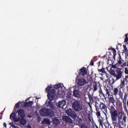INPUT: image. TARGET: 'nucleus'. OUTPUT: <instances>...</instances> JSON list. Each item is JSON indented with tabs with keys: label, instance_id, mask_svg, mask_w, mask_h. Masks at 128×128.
I'll return each instance as SVG.
<instances>
[{
	"label": "nucleus",
	"instance_id": "nucleus-24",
	"mask_svg": "<svg viewBox=\"0 0 128 128\" xmlns=\"http://www.w3.org/2000/svg\"><path fill=\"white\" fill-rule=\"evenodd\" d=\"M42 124H50V119L44 118V120L42 121Z\"/></svg>",
	"mask_w": 128,
	"mask_h": 128
},
{
	"label": "nucleus",
	"instance_id": "nucleus-37",
	"mask_svg": "<svg viewBox=\"0 0 128 128\" xmlns=\"http://www.w3.org/2000/svg\"><path fill=\"white\" fill-rule=\"evenodd\" d=\"M88 118L89 120V121L92 122V118L90 116V114H88Z\"/></svg>",
	"mask_w": 128,
	"mask_h": 128
},
{
	"label": "nucleus",
	"instance_id": "nucleus-27",
	"mask_svg": "<svg viewBox=\"0 0 128 128\" xmlns=\"http://www.w3.org/2000/svg\"><path fill=\"white\" fill-rule=\"evenodd\" d=\"M122 103L120 100L116 102V108H122Z\"/></svg>",
	"mask_w": 128,
	"mask_h": 128
},
{
	"label": "nucleus",
	"instance_id": "nucleus-28",
	"mask_svg": "<svg viewBox=\"0 0 128 128\" xmlns=\"http://www.w3.org/2000/svg\"><path fill=\"white\" fill-rule=\"evenodd\" d=\"M112 50L114 52H113V58L114 60H116V50L114 48H112Z\"/></svg>",
	"mask_w": 128,
	"mask_h": 128
},
{
	"label": "nucleus",
	"instance_id": "nucleus-40",
	"mask_svg": "<svg viewBox=\"0 0 128 128\" xmlns=\"http://www.w3.org/2000/svg\"><path fill=\"white\" fill-rule=\"evenodd\" d=\"M94 59H92V60H91L90 62V66H94Z\"/></svg>",
	"mask_w": 128,
	"mask_h": 128
},
{
	"label": "nucleus",
	"instance_id": "nucleus-51",
	"mask_svg": "<svg viewBox=\"0 0 128 128\" xmlns=\"http://www.w3.org/2000/svg\"><path fill=\"white\" fill-rule=\"evenodd\" d=\"M13 128H16V126H15V127H12Z\"/></svg>",
	"mask_w": 128,
	"mask_h": 128
},
{
	"label": "nucleus",
	"instance_id": "nucleus-34",
	"mask_svg": "<svg viewBox=\"0 0 128 128\" xmlns=\"http://www.w3.org/2000/svg\"><path fill=\"white\" fill-rule=\"evenodd\" d=\"M99 89H100V90H99V94H102V96H103L104 98H106V97L104 96V92H102V87H100V88H99Z\"/></svg>",
	"mask_w": 128,
	"mask_h": 128
},
{
	"label": "nucleus",
	"instance_id": "nucleus-22",
	"mask_svg": "<svg viewBox=\"0 0 128 128\" xmlns=\"http://www.w3.org/2000/svg\"><path fill=\"white\" fill-rule=\"evenodd\" d=\"M120 89L124 88V86H126V81H124V80H120Z\"/></svg>",
	"mask_w": 128,
	"mask_h": 128
},
{
	"label": "nucleus",
	"instance_id": "nucleus-12",
	"mask_svg": "<svg viewBox=\"0 0 128 128\" xmlns=\"http://www.w3.org/2000/svg\"><path fill=\"white\" fill-rule=\"evenodd\" d=\"M88 74V70H86V68L83 67L79 70L78 74L80 76H84Z\"/></svg>",
	"mask_w": 128,
	"mask_h": 128
},
{
	"label": "nucleus",
	"instance_id": "nucleus-26",
	"mask_svg": "<svg viewBox=\"0 0 128 128\" xmlns=\"http://www.w3.org/2000/svg\"><path fill=\"white\" fill-rule=\"evenodd\" d=\"M120 92V89L118 88H114L113 91V94L114 96H116Z\"/></svg>",
	"mask_w": 128,
	"mask_h": 128
},
{
	"label": "nucleus",
	"instance_id": "nucleus-38",
	"mask_svg": "<svg viewBox=\"0 0 128 128\" xmlns=\"http://www.w3.org/2000/svg\"><path fill=\"white\" fill-rule=\"evenodd\" d=\"M124 74H128V68H124Z\"/></svg>",
	"mask_w": 128,
	"mask_h": 128
},
{
	"label": "nucleus",
	"instance_id": "nucleus-6",
	"mask_svg": "<svg viewBox=\"0 0 128 128\" xmlns=\"http://www.w3.org/2000/svg\"><path fill=\"white\" fill-rule=\"evenodd\" d=\"M72 108L75 112H80L84 110L82 104L78 100H76L72 104Z\"/></svg>",
	"mask_w": 128,
	"mask_h": 128
},
{
	"label": "nucleus",
	"instance_id": "nucleus-31",
	"mask_svg": "<svg viewBox=\"0 0 128 128\" xmlns=\"http://www.w3.org/2000/svg\"><path fill=\"white\" fill-rule=\"evenodd\" d=\"M20 108V102H18L14 106V110H16V108Z\"/></svg>",
	"mask_w": 128,
	"mask_h": 128
},
{
	"label": "nucleus",
	"instance_id": "nucleus-3",
	"mask_svg": "<svg viewBox=\"0 0 128 128\" xmlns=\"http://www.w3.org/2000/svg\"><path fill=\"white\" fill-rule=\"evenodd\" d=\"M123 72L122 71V69L118 68L114 70H111L110 71V74L112 78V84H114V82L120 80L122 78Z\"/></svg>",
	"mask_w": 128,
	"mask_h": 128
},
{
	"label": "nucleus",
	"instance_id": "nucleus-50",
	"mask_svg": "<svg viewBox=\"0 0 128 128\" xmlns=\"http://www.w3.org/2000/svg\"><path fill=\"white\" fill-rule=\"evenodd\" d=\"M127 66H128V60L127 62Z\"/></svg>",
	"mask_w": 128,
	"mask_h": 128
},
{
	"label": "nucleus",
	"instance_id": "nucleus-36",
	"mask_svg": "<svg viewBox=\"0 0 128 128\" xmlns=\"http://www.w3.org/2000/svg\"><path fill=\"white\" fill-rule=\"evenodd\" d=\"M123 48H124V52H126L128 51V48H126V46L123 45Z\"/></svg>",
	"mask_w": 128,
	"mask_h": 128
},
{
	"label": "nucleus",
	"instance_id": "nucleus-16",
	"mask_svg": "<svg viewBox=\"0 0 128 128\" xmlns=\"http://www.w3.org/2000/svg\"><path fill=\"white\" fill-rule=\"evenodd\" d=\"M108 98L109 104H112L114 105V104H116V100H114V96H112L110 97L109 96Z\"/></svg>",
	"mask_w": 128,
	"mask_h": 128
},
{
	"label": "nucleus",
	"instance_id": "nucleus-44",
	"mask_svg": "<svg viewBox=\"0 0 128 128\" xmlns=\"http://www.w3.org/2000/svg\"><path fill=\"white\" fill-rule=\"evenodd\" d=\"M4 128H6V122L4 123Z\"/></svg>",
	"mask_w": 128,
	"mask_h": 128
},
{
	"label": "nucleus",
	"instance_id": "nucleus-23",
	"mask_svg": "<svg viewBox=\"0 0 128 128\" xmlns=\"http://www.w3.org/2000/svg\"><path fill=\"white\" fill-rule=\"evenodd\" d=\"M118 94L120 98L124 100V92H122V89L120 88H119V92Z\"/></svg>",
	"mask_w": 128,
	"mask_h": 128
},
{
	"label": "nucleus",
	"instance_id": "nucleus-9",
	"mask_svg": "<svg viewBox=\"0 0 128 128\" xmlns=\"http://www.w3.org/2000/svg\"><path fill=\"white\" fill-rule=\"evenodd\" d=\"M78 126L80 128H88V124L84 122H83L82 119L78 118Z\"/></svg>",
	"mask_w": 128,
	"mask_h": 128
},
{
	"label": "nucleus",
	"instance_id": "nucleus-49",
	"mask_svg": "<svg viewBox=\"0 0 128 128\" xmlns=\"http://www.w3.org/2000/svg\"><path fill=\"white\" fill-rule=\"evenodd\" d=\"M127 106H128V101H127Z\"/></svg>",
	"mask_w": 128,
	"mask_h": 128
},
{
	"label": "nucleus",
	"instance_id": "nucleus-32",
	"mask_svg": "<svg viewBox=\"0 0 128 128\" xmlns=\"http://www.w3.org/2000/svg\"><path fill=\"white\" fill-rule=\"evenodd\" d=\"M128 98V94H126V92L124 93V100H123V102L124 104H126V102H124V100H126V98Z\"/></svg>",
	"mask_w": 128,
	"mask_h": 128
},
{
	"label": "nucleus",
	"instance_id": "nucleus-1",
	"mask_svg": "<svg viewBox=\"0 0 128 128\" xmlns=\"http://www.w3.org/2000/svg\"><path fill=\"white\" fill-rule=\"evenodd\" d=\"M109 112L110 114L111 120H112V124L116 126L118 124V120L119 124H123L126 122V116H124L122 119V112H118V110L116 109L114 106L108 104V107Z\"/></svg>",
	"mask_w": 128,
	"mask_h": 128
},
{
	"label": "nucleus",
	"instance_id": "nucleus-52",
	"mask_svg": "<svg viewBox=\"0 0 128 128\" xmlns=\"http://www.w3.org/2000/svg\"><path fill=\"white\" fill-rule=\"evenodd\" d=\"M97 128H98V127H97Z\"/></svg>",
	"mask_w": 128,
	"mask_h": 128
},
{
	"label": "nucleus",
	"instance_id": "nucleus-10",
	"mask_svg": "<svg viewBox=\"0 0 128 128\" xmlns=\"http://www.w3.org/2000/svg\"><path fill=\"white\" fill-rule=\"evenodd\" d=\"M77 84L78 86H82L86 84V80L84 78H80L76 80Z\"/></svg>",
	"mask_w": 128,
	"mask_h": 128
},
{
	"label": "nucleus",
	"instance_id": "nucleus-11",
	"mask_svg": "<svg viewBox=\"0 0 128 128\" xmlns=\"http://www.w3.org/2000/svg\"><path fill=\"white\" fill-rule=\"evenodd\" d=\"M66 113L67 114L68 116L72 118H76V114L74 112L72 111V109H68L66 111Z\"/></svg>",
	"mask_w": 128,
	"mask_h": 128
},
{
	"label": "nucleus",
	"instance_id": "nucleus-18",
	"mask_svg": "<svg viewBox=\"0 0 128 128\" xmlns=\"http://www.w3.org/2000/svg\"><path fill=\"white\" fill-rule=\"evenodd\" d=\"M66 104V102L64 100H62L58 102L59 108H64Z\"/></svg>",
	"mask_w": 128,
	"mask_h": 128
},
{
	"label": "nucleus",
	"instance_id": "nucleus-5",
	"mask_svg": "<svg viewBox=\"0 0 128 128\" xmlns=\"http://www.w3.org/2000/svg\"><path fill=\"white\" fill-rule=\"evenodd\" d=\"M40 115L42 116H54V112L53 110L48 108H42L40 110Z\"/></svg>",
	"mask_w": 128,
	"mask_h": 128
},
{
	"label": "nucleus",
	"instance_id": "nucleus-29",
	"mask_svg": "<svg viewBox=\"0 0 128 128\" xmlns=\"http://www.w3.org/2000/svg\"><path fill=\"white\" fill-rule=\"evenodd\" d=\"M60 122V120L57 119V118H54L53 120V123L54 124H59Z\"/></svg>",
	"mask_w": 128,
	"mask_h": 128
},
{
	"label": "nucleus",
	"instance_id": "nucleus-17",
	"mask_svg": "<svg viewBox=\"0 0 128 128\" xmlns=\"http://www.w3.org/2000/svg\"><path fill=\"white\" fill-rule=\"evenodd\" d=\"M98 88H100V84L94 83L93 84V90L94 92H96V90H98Z\"/></svg>",
	"mask_w": 128,
	"mask_h": 128
},
{
	"label": "nucleus",
	"instance_id": "nucleus-25",
	"mask_svg": "<svg viewBox=\"0 0 128 128\" xmlns=\"http://www.w3.org/2000/svg\"><path fill=\"white\" fill-rule=\"evenodd\" d=\"M34 104V102L32 101H29L28 102H26L24 106L25 108L26 106H32V105Z\"/></svg>",
	"mask_w": 128,
	"mask_h": 128
},
{
	"label": "nucleus",
	"instance_id": "nucleus-33",
	"mask_svg": "<svg viewBox=\"0 0 128 128\" xmlns=\"http://www.w3.org/2000/svg\"><path fill=\"white\" fill-rule=\"evenodd\" d=\"M98 70L99 72H102L103 74H104L106 72V69L104 68H102V69H98Z\"/></svg>",
	"mask_w": 128,
	"mask_h": 128
},
{
	"label": "nucleus",
	"instance_id": "nucleus-21",
	"mask_svg": "<svg viewBox=\"0 0 128 128\" xmlns=\"http://www.w3.org/2000/svg\"><path fill=\"white\" fill-rule=\"evenodd\" d=\"M49 86H51L52 88L50 90H58V88H62V86H60V84H57L56 85L54 86V88H52V85H50Z\"/></svg>",
	"mask_w": 128,
	"mask_h": 128
},
{
	"label": "nucleus",
	"instance_id": "nucleus-13",
	"mask_svg": "<svg viewBox=\"0 0 128 128\" xmlns=\"http://www.w3.org/2000/svg\"><path fill=\"white\" fill-rule=\"evenodd\" d=\"M88 96L90 100V102H92V103L94 102L95 104H97V106H98V98L92 97L90 94H88Z\"/></svg>",
	"mask_w": 128,
	"mask_h": 128
},
{
	"label": "nucleus",
	"instance_id": "nucleus-14",
	"mask_svg": "<svg viewBox=\"0 0 128 128\" xmlns=\"http://www.w3.org/2000/svg\"><path fill=\"white\" fill-rule=\"evenodd\" d=\"M64 122H66L67 124H72V120L68 116H64L62 117Z\"/></svg>",
	"mask_w": 128,
	"mask_h": 128
},
{
	"label": "nucleus",
	"instance_id": "nucleus-30",
	"mask_svg": "<svg viewBox=\"0 0 128 128\" xmlns=\"http://www.w3.org/2000/svg\"><path fill=\"white\" fill-rule=\"evenodd\" d=\"M124 42L126 44H128V34H125Z\"/></svg>",
	"mask_w": 128,
	"mask_h": 128
},
{
	"label": "nucleus",
	"instance_id": "nucleus-42",
	"mask_svg": "<svg viewBox=\"0 0 128 128\" xmlns=\"http://www.w3.org/2000/svg\"><path fill=\"white\" fill-rule=\"evenodd\" d=\"M112 68H116V65H112Z\"/></svg>",
	"mask_w": 128,
	"mask_h": 128
},
{
	"label": "nucleus",
	"instance_id": "nucleus-48",
	"mask_svg": "<svg viewBox=\"0 0 128 128\" xmlns=\"http://www.w3.org/2000/svg\"><path fill=\"white\" fill-rule=\"evenodd\" d=\"M126 90H127L128 92V86H126Z\"/></svg>",
	"mask_w": 128,
	"mask_h": 128
},
{
	"label": "nucleus",
	"instance_id": "nucleus-47",
	"mask_svg": "<svg viewBox=\"0 0 128 128\" xmlns=\"http://www.w3.org/2000/svg\"><path fill=\"white\" fill-rule=\"evenodd\" d=\"M126 54H127V56H128V51L126 52Z\"/></svg>",
	"mask_w": 128,
	"mask_h": 128
},
{
	"label": "nucleus",
	"instance_id": "nucleus-20",
	"mask_svg": "<svg viewBox=\"0 0 128 128\" xmlns=\"http://www.w3.org/2000/svg\"><path fill=\"white\" fill-rule=\"evenodd\" d=\"M73 95H74V98H80V93H78V90H74Z\"/></svg>",
	"mask_w": 128,
	"mask_h": 128
},
{
	"label": "nucleus",
	"instance_id": "nucleus-15",
	"mask_svg": "<svg viewBox=\"0 0 128 128\" xmlns=\"http://www.w3.org/2000/svg\"><path fill=\"white\" fill-rule=\"evenodd\" d=\"M104 90L106 92V96H108V98H110V88L108 87L104 86Z\"/></svg>",
	"mask_w": 128,
	"mask_h": 128
},
{
	"label": "nucleus",
	"instance_id": "nucleus-39",
	"mask_svg": "<svg viewBox=\"0 0 128 128\" xmlns=\"http://www.w3.org/2000/svg\"><path fill=\"white\" fill-rule=\"evenodd\" d=\"M128 66V63L126 62H124L122 64V68H124V66Z\"/></svg>",
	"mask_w": 128,
	"mask_h": 128
},
{
	"label": "nucleus",
	"instance_id": "nucleus-2",
	"mask_svg": "<svg viewBox=\"0 0 128 128\" xmlns=\"http://www.w3.org/2000/svg\"><path fill=\"white\" fill-rule=\"evenodd\" d=\"M46 92H47V96L49 102H48V106L52 110H54V104L52 102L54 100L56 97V90L54 89H52V86H48L46 88Z\"/></svg>",
	"mask_w": 128,
	"mask_h": 128
},
{
	"label": "nucleus",
	"instance_id": "nucleus-7",
	"mask_svg": "<svg viewBox=\"0 0 128 128\" xmlns=\"http://www.w3.org/2000/svg\"><path fill=\"white\" fill-rule=\"evenodd\" d=\"M94 106L96 108V116L98 118V121L100 123V126H102V124H104V119L102 118V116H100V106H98V104H95Z\"/></svg>",
	"mask_w": 128,
	"mask_h": 128
},
{
	"label": "nucleus",
	"instance_id": "nucleus-4",
	"mask_svg": "<svg viewBox=\"0 0 128 128\" xmlns=\"http://www.w3.org/2000/svg\"><path fill=\"white\" fill-rule=\"evenodd\" d=\"M18 116V118H16V114L14 112H12L10 114V120H14L15 122H20V118H26V113L22 109H19L17 110Z\"/></svg>",
	"mask_w": 128,
	"mask_h": 128
},
{
	"label": "nucleus",
	"instance_id": "nucleus-46",
	"mask_svg": "<svg viewBox=\"0 0 128 128\" xmlns=\"http://www.w3.org/2000/svg\"><path fill=\"white\" fill-rule=\"evenodd\" d=\"M118 128H124V127H122V126H119Z\"/></svg>",
	"mask_w": 128,
	"mask_h": 128
},
{
	"label": "nucleus",
	"instance_id": "nucleus-19",
	"mask_svg": "<svg viewBox=\"0 0 128 128\" xmlns=\"http://www.w3.org/2000/svg\"><path fill=\"white\" fill-rule=\"evenodd\" d=\"M20 124L22 126H24L26 124V120L24 119V118H21L19 120Z\"/></svg>",
	"mask_w": 128,
	"mask_h": 128
},
{
	"label": "nucleus",
	"instance_id": "nucleus-41",
	"mask_svg": "<svg viewBox=\"0 0 128 128\" xmlns=\"http://www.w3.org/2000/svg\"><path fill=\"white\" fill-rule=\"evenodd\" d=\"M10 124L11 126H12V128H16V125H14V123L10 122Z\"/></svg>",
	"mask_w": 128,
	"mask_h": 128
},
{
	"label": "nucleus",
	"instance_id": "nucleus-45",
	"mask_svg": "<svg viewBox=\"0 0 128 128\" xmlns=\"http://www.w3.org/2000/svg\"><path fill=\"white\" fill-rule=\"evenodd\" d=\"M125 78H126V79L128 78V75H127V76H125Z\"/></svg>",
	"mask_w": 128,
	"mask_h": 128
},
{
	"label": "nucleus",
	"instance_id": "nucleus-35",
	"mask_svg": "<svg viewBox=\"0 0 128 128\" xmlns=\"http://www.w3.org/2000/svg\"><path fill=\"white\" fill-rule=\"evenodd\" d=\"M118 64H122V56H120L118 60Z\"/></svg>",
	"mask_w": 128,
	"mask_h": 128
},
{
	"label": "nucleus",
	"instance_id": "nucleus-43",
	"mask_svg": "<svg viewBox=\"0 0 128 128\" xmlns=\"http://www.w3.org/2000/svg\"><path fill=\"white\" fill-rule=\"evenodd\" d=\"M102 61H100L98 63V66H100V64H102Z\"/></svg>",
	"mask_w": 128,
	"mask_h": 128
},
{
	"label": "nucleus",
	"instance_id": "nucleus-8",
	"mask_svg": "<svg viewBox=\"0 0 128 128\" xmlns=\"http://www.w3.org/2000/svg\"><path fill=\"white\" fill-rule=\"evenodd\" d=\"M98 106H99V110H104V112H103L104 114L106 116V114H108V107L106 106V104L100 102V104H98Z\"/></svg>",
	"mask_w": 128,
	"mask_h": 128
}]
</instances>
